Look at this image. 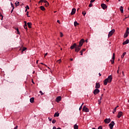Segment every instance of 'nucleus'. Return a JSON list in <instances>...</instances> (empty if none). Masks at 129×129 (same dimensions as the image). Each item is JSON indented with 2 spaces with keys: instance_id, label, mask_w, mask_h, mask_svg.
Instances as JSON below:
<instances>
[{
  "instance_id": "nucleus-40",
  "label": "nucleus",
  "mask_w": 129,
  "mask_h": 129,
  "mask_svg": "<svg viewBox=\"0 0 129 129\" xmlns=\"http://www.w3.org/2000/svg\"><path fill=\"white\" fill-rule=\"evenodd\" d=\"M82 15H83V16H85L86 15V13L85 12H82Z\"/></svg>"
},
{
  "instance_id": "nucleus-18",
  "label": "nucleus",
  "mask_w": 129,
  "mask_h": 129,
  "mask_svg": "<svg viewBox=\"0 0 129 129\" xmlns=\"http://www.w3.org/2000/svg\"><path fill=\"white\" fill-rule=\"evenodd\" d=\"M35 101V98L34 97H32L30 99V102L31 103H34Z\"/></svg>"
},
{
  "instance_id": "nucleus-31",
  "label": "nucleus",
  "mask_w": 129,
  "mask_h": 129,
  "mask_svg": "<svg viewBox=\"0 0 129 129\" xmlns=\"http://www.w3.org/2000/svg\"><path fill=\"white\" fill-rule=\"evenodd\" d=\"M16 30H17V34L20 35V31H19V28H16Z\"/></svg>"
},
{
  "instance_id": "nucleus-17",
  "label": "nucleus",
  "mask_w": 129,
  "mask_h": 129,
  "mask_svg": "<svg viewBox=\"0 0 129 129\" xmlns=\"http://www.w3.org/2000/svg\"><path fill=\"white\" fill-rule=\"evenodd\" d=\"M75 13H76V9L75 8H73L71 12V15H73L75 14Z\"/></svg>"
},
{
  "instance_id": "nucleus-24",
  "label": "nucleus",
  "mask_w": 129,
  "mask_h": 129,
  "mask_svg": "<svg viewBox=\"0 0 129 129\" xmlns=\"http://www.w3.org/2000/svg\"><path fill=\"white\" fill-rule=\"evenodd\" d=\"M58 116H59V113L55 112L54 115V117H58Z\"/></svg>"
},
{
  "instance_id": "nucleus-29",
  "label": "nucleus",
  "mask_w": 129,
  "mask_h": 129,
  "mask_svg": "<svg viewBox=\"0 0 129 129\" xmlns=\"http://www.w3.org/2000/svg\"><path fill=\"white\" fill-rule=\"evenodd\" d=\"M125 54H126V52H123L122 55L121 56V58H123V57H124V56L125 55Z\"/></svg>"
},
{
  "instance_id": "nucleus-8",
  "label": "nucleus",
  "mask_w": 129,
  "mask_h": 129,
  "mask_svg": "<svg viewBox=\"0 0 129 129\" xmlns=\"http://www.w3.org/2000/svg\"><path fill=\"white\" fill-rule=\"evenodd\" d=\"M83 43H84V39H82L79 42V45L78 46H80V47H82L83 45Z\"/></svg>"
},
{
  "instance_id": "nucleus-52",
  "label": "nucleus",
  "mask_w": 129,
  "mask_h": 129,
  "mask_svg": "<svg viewBox=\"0 0 129 129\" xmlns=\"http://www.w3.org/2000/svg\"><path fill=\"white\" fill-rule=\"evenodd\" d=\"M52 129H57V128H56V126H54L53 127V128H52Z\"/></svg>"
},
{
  "instance_id": "nucleus-54",
  "label": "nucleus",
  "mask_w": 129,
  "mask_h": 129,
  "mask_svg": "<svg viewBox=\"0 0 129 129\" xmlns=\"http://www.w3.org/2000/svg\"><path fill=\"white\" fill-rule=\"evenodd\" d=\"M57 23H58V24H60V21L59 20H57Z\"/></svg>"
},
{
  "instance_id": "nucleus-13",
  "label": "nucleus",
  "mask_w": 129,
  "mask_h": 129,
  "mask_svg": "<svg viewBox=\"0 0 129 129\" xmlns=\"http://www.w3.org/2000/svg\"><path fill=\"white\" fill-rule=\"evenodd\" d=\"M104 122H105L106 123H109V122H110V121H111V120L110 119V118H106L104 120Z\"/></svg>"
},
{
  "instance_id": "nucleus-10",
  "label": "nucleus",
  "mask_w": 129,
  "mask_h": 129,
  "mask_svg": "<svg viewBox=\"0 0 129 129\" xmlns=\"http://www.w3.org/2000/svg\"><path fill=\"white\" fill-rule=\"evenodd\" d=\"M99 92H100V91L98 89H96L94 90L93 93L94 95H96V94H98Z\"/></svg>"
},
{
  "instance_id": "nucleus-11",
  "label": "nucleus",
  "mask_w": 129,
  "mask_h": 129,
  "mask_svg": "<svg viewBox=\"0 0 129 129\" xmlns=\"http://www.w3.org/2000/svg\"><path fill=\"white\" fill-rule=\"evenodd\" d=\"M61 98L62 97L61 96H58L56 97L55 101L57 103L60 102V101H61Z\"/></svg>"
},
{
  "instance_id": "nucleus-57",
  "label": "nucleus",
  "mask_w": 129,
  "mask_h": 129,
  "mask_svg": "<svg viewBox=\"0 0 129 129\" xmlns=\"http://www.w3.org/2000/svg\"><path fill=\"white\" fill-rule=\"evenodd\" d=\"M27 11H28V9H26L25 12H27Z\"/></svg>"
},
{
  "instance_id": "nucleus-21",
  "label": "nucleus",
  "mask_w": 129,
  "mask_h": 129,
  "mask_svg": "<svg viewBox=\"0 0 129 129\" xmlns=\"http://www.w3.org/2000/svg\"><path fill=\"white\" fill-rule=\"evenodd\" d=\"M27 26L29 29H31L32 28V23L31 22H28L27 23Z\"/></svg>"
},
{
  "instance_id": "nucleus-26",
  "label": "nucleus",
  "mask_w": 129,
  "mask_h": 129,
  "mask_svg": "<svg viewBox=\"0 0 129 129\" xmlns=\"http://www.w3.org/2000/svg\"><path fill=\"white\" fill-rule=\"evenodd\" d=\"M15 6L16 7H18V6H20V2L17 1L16 3H15Z\"/></svg>"
},
{
  "instance_id": "nucleus-32",
  "label": "nucleus",
  "mask_w": 129,
  "mask_h": 129,
  "mask_svg": "<svg viewBox=\"0 0 129 129\" xmlns=\"http://www.w3.org/2000/svg\"><path fill=\"white\" fill-rule=\"evenodd\" d=\"M116 111V108H114L112 113H115Z\"/></svg>"
},
{
  "instance_id": "nucleus-15",
  "label": "nucleus",
  "mask_w": 129,
  "mask_h": 129,
  "mask_svg": "<svg viewBox=\"0 0 129 129\" xmlns=\"http://www.w3.org/2000/svg\"><path fill=\"white\" fill-rule=\"evenodd\" d=\"M95 88L96 89H98V88H100V84H99V83H96Z\"/></svg>"
},
{
  "instance_id": "nucleus-60",
  "label": "nucleus",
  "mask_w": 129,
  "mask_h": 129,
  "mask_svg": "<svg viewBox=\"0 0 129 129\" xmlns=\"http://www.w3.org/2000/svg\"><path fill=\"white\" fill-rule=\"evenodd\" d=\"M38 61H39V60H38L36 61V64H38Z\"/></svg>"
},
{
  "instance_id": "nucleus-2",
  "label": "nucleus",
  "mask_w": 129,
  "mask_h": 129,
  "mask_svg": "<svg viewBox=\"0 0 129 129\" xmlns=\"http://www.w3.org/2000/svg\"><path fill=\"white\" fill-rule=\"evenodd\" d=\"M115 32V30L114 29H112V30H111L108 33V38H110V37H111V36H112V35L114 34Z\"/></svg>"
},
{
  "instance_id": "nucleus-5",
  "label": "nucleus",
  "mask_w": 129,
  "mask_h": 129,
  "mask_svg": "<svg viewBox=\"0 0 129 129\" xmlns=\"http://www.w3.org/2000/svg\"><path fill=\"white\" fill-rule=\"evenodd\" d=\"M114 59H115V54L113 53L112 59L110 60L111 64H114Z\"/></svg>"
},
{
  "instance_id": "nucleus-20",
  "label": "nucleus",
  "mask_w": 129,
  "mask_h": 129,
  "mask_svg": "<svg viewBox=\"0 0 129 129\" xmlns=\"http://www.w3.org/2000/svg\"><path fill=\"white\" fill-rule=\"evenodd\" d=\"M86 51V49L84 48L82 50L80 51V53H81V56L83 55V52H85Z\"/></svg>"
},
{
  "instance_id": "nucleus-12",
  "label": "nucleus",
  "mask_w": 129,
  "mask_h": 129,
  "mask_svg": "<svg viewBox=\"0 0 129 129\" xmlns=\"http://www.w3.org/2000/svg\"><path fill=\"white\" fill-rule=\"evenodd\" d=\"M122 114H123L122 112L119 111L118 112V114H117V118H120V117H121V116H122Z\"/></svg>"
},
{
  "instance_id": "nucleus-44",
  "label": "nucleus",
  "mask_w": 129,
  "mask_h": 129,
  "mask_svg": "<svg viewBox=\"0 0 129 129\" xmlns=\"http://www.w3.org/2000/svg\"><path fill=\"white\" fill-rule=\"evenodd\" d=\"M98 129H102V126H99Z\"/></svg>"
},
{
  "instance_id": "nucleus-4",
  "label": "nucleus",
  "mask_w": 129,
  "mask_h": 129,
  "mask_svg": "<svg viewBox=\"0 0 129 129\" xmlns=\"http://www.w3.org/2000/svg\"><path fill=\"white\" fill-rule=\"evenodd\" d=\"M81 50V46H80L79 45H77L76 48L75 49V52H77V53H78Z\"/></svg>"
},
{
  "instance_id": "nucleus-62",
  "label": "nucleus",
  "mask_w": 129,
  "mask_h": 129,
  "mask_svg": "<svg viewBox=\"0 0 129 129\" xmlns=\"http://www.w3.org/2000/svg\"><path fill=\"white\" fill-rule=\"evenodd\" d=\"M85 42H86V43H87V42H88L87 39L85 40Z\"/></svg>"
},
{
  "instance_id": "nucleus-42",
  "label": "nucleus",
  "mask_w": 129,
  "mask_h": 129,
  "mask_svg": "<svg viewBox=\"0 0 129 129\" xmlns=\"http://www.w3.org/2000/svg\"><path fill=\"white\" fill-rule=\"evenodd\" d=\"M52 122L53 123H55L56 122V120L53 119V120H52Z\"/></svg>"
},
{
  "instance_id": "nucleus-53",
  "label": "nucleus",
  "mask_w": 129,
  "mask_h": 129,
  "mask_svg": "<svg viewBox=\"0 0 129 129\" xmlns=\"http://www.w3.org/2000/svg\"><path fill=\"white\" fill-rule=\"evenodd\" d=\"M47 55H48V53H46L44 55L45 57H46V56H47Z\"/></svg>"
},
{
  "instance_id": "nucleus-43",
  "label": "nucleus",
  "mask_w": 129,
  "mask_h": 129,
  "mask_svg": "<svg viewBox=\"0 0 129 129\" xmlns=\"http://www.w3.org/2000/svg\"><path fill=\"white\" fill-rule=\"evenodd\" d=\"M94 2H95V0H91L90 1L91 3H94Z\"/></svg>"
},
{
  "instance_id": "nucleus-30",
  "label": "nucleus",
  "mask_w": 129,
  "mask_h": 129,
  "mask_svg": "<svg viewBox=\"0 0 129 129\" xmlns=\"http://www.w3.org/2000/svg\"><path fill=\"white\" fill-rule=\"evenodd\" d=\"M43 3H44V4H47V6H49V3H48V1L44 0Z\"/></svg>"
},
{
  "instance_id": "nucleus-28",
  "label": "nucleus",
  "mask_w": 129,
  "mask_h": 129,
  "mask_svg": "<svg viewBox=\"0 0 129 129\" xmlns=\"http://www.w3.org/2000/svg\"><path fill=\"white\" fill-rule=\"evenodd\" d=\"M101 99H102V97H101L99 100H98V104H101Z\"/></svg>"
},
{
  "instance_id": "nucleus-59",
  "label": "nucleus",
  "mask_w": 129,
  "mask_h": 129,
  "mask_svg": "<svg viewBox=\"0 0 129 129\" xmlns=\"http://www.w3.org/2000/svg\"><path fill=\"white\" fill-rule=\"evenodd\" d=\"M70 60L71 61H73V58H71Z\"/></svg>"
},
{
  "instance_id": "nucleus-48",
  "label": "nucleus",
  "mask_w": 129,
  "mask_h": 129,
  "mask_svg": "<svg viewBox=\"0 0 129 129\" xmlns=\"http://www.w3.org/2000/svg\"><path fill=\"white\" fill-rule=\"evenodd\" d=\"M40 64H41L42 65H44L45 66H47V65L44 64L43 62H41Z\"/></svg>"
},
{
  "instance_id": "nucleus-19",
  "label": "nucleus",
  "mask_w": 129,
  "mask_h": 129,
  "mask_svg": "<svg viewBox=\"0 0 129 129\" xmlns=\"http://www.w3.org/2000/svg\"><path fill=\"white\" fill-rule=\"evenodd\" d=\"M128 43H129V40L126 39L125 41H124L122 43V45H126V44H128Z\"/></svg>"
},
{
  "instance_id": "nucleus-55",
  "label": "nucleus",
  "mask_w": 129,
  "mask_h": 129,
  "mask_svg": "<svg viewBox=\"0 0 129 129\" xmlns=\"http://www.w3.org/2000/svg\"><path fill=\"white\" fill-rule=\"evenodd\" d=\"M102 96H103V94H102V95H101V96L100 97V98H101V97L102 98Z\"/></svg>"
},
{
  "instance_id": "nucleus-50",
  "label": "nucleus",
  "mask_w": 129,
  "mask_h": 129,
  "mask_svg": "<svg viewBox=\"0 0 129 129\" xmlns=\"http://www.w3.org/2000/svg\"><path fill=\"white\" fill-rule=\"evenodd\" d=\"M14 129H18V125H16Z\"/></svg>"
},
{
  "instance_id": "nucleus-3",
  "label": "nucleus",
  "mask_w": 129,
  "mask_h": 129,
  "mask_svg": "<svg viewBox=\"0 0 129 129\" xmlns=\"http://www.w3.org/2000/svg\"><path fill=\"white\" fill-rule=\"evenodd\" d=\"M128 34H129V28L128 27H127L126 32L124 34V38H127L128 36Z\"/></svg>"
},
{
  "instance_id": "nucleus-33",
  "label": "nucleus",
  "mask_w": 129,
  "mask_h": 129,
  "mask_svg": "<svg viewBox=\"0 0 129 129\" xmlns=\"http://www.w3.org/2000/svg\"><path fill=\"white\" fill-rule=\"evenodd\" d=\"M0 17H2V21H3V19H4V16H3V15H2V13H0Z\"/></svg>"
},
{
  "instance_id": "nucleus-37",
  "label": "nucleus",
  "mask_w": 129,
  "mask_h": 129,
  "mask_svg": "<svg viewBox=\"0 0 129 129\" xmlns=\"http://www.w3.org/2000/svg\"><path fill=\"white\" fill-rule=\"evenodd\" d=\"M92 6H93V5H92V4H91V3H90V4L89 5V8H91V7H92Z\"/></svg>"
},
{
  "instance_id": "nucleus-1",
  "label": "nucleus",
  "mask_w": 129,
  "mask_h": 129,
  "mask_svg": "<svg viewBox=\"0 0 129 129\" xmlns=\"http://www.w3.org/2000/svg\"><path fill=\"white\" fill-rule=\"evenodd\" d=\"M112 81V76L110 75L108 78L104 80V85H107V83H110Z\"/></svg>"
},
{
  "instance_id": "nucleus-47",
  "label": "nucleus",
  "mask_w": 129,
  "mask_h": 129,
  "mask_svg": "<svg viewBox=\"0 0 129 129\" xmlns=\"http://www.w3.org/2000/svg\"><path fill=\"white\" fill-rule=\"evenodd\" d=\"M119 67H118V70H117V73L118 74V73H119Z\"/></svg>"
},
{
  "instance_id": "nucleus-51",
  "label": "nucleus",
  "mask_w": 129,
  "mask_h": 129,
  "mask_svg": "<svg viewBox=\"0 0 129 129\" xmlns=\"http://www.w3.org/2000/svg\"><path fill=\"white\" fill-rule=\"evenodd\" d=\"M11 5L12 7L13 8H14V5H13V3L12 2L11 3Z\"/></svg>"
},
{
  "instance_id": "nucleus-23",
  "label": "nucleus",
  "mask_w": 129,
  "mask_h": 129,
  "mask_svg": "<svg viewBox=\"0 0 129 129\" xmlns=\"http://www.w3.org/2000/svg\"><path fill=\"white\" fill-rule=\"evenodd\" d=\"M40 9L41 10V11H46V9L45 7H44V6H40Z\"/></svg>"
},
{
  "instance_id": "nucleus-39",
  "label": "nucleus",
  "mask_w": 129,
  "mask_h": 129,
  "mask_svg": "<svg viewBox=\"0 0 129 129\" xmlns=\"http://www.w3.org/2000/svg\"><path fill=\"white\" fill-rule=\"evenodd\" d=\"M39 93H40L41 95H43L44 94V93H43V92H42V91H40Z\"/></svg>"
},
{
  "instance_id": "nucleus-35",
  "label": "nucleus",
  "mask_w": 129,
  "mask_h": 129,
  "mask_svg": "<svg viewBox=\"0 0 129 129\" xmlns=\"http://www.w3.org/2000/svg\"><path fill=\"white\" fill-rule=\"evenodd\" d=\"M57 63H58L59 64L61 63V59H59L57 60Z\"/></svg>"
},
{
  "instance_id": "nucleus-14",
  "label": "nucleus",
  "mask_w": 129,
  "mask_h": 129,
  "mask_svg": "<svg viewBox=\"0 0 129 129\" xmlns=\"http://www.w3.org/2000/svg\"><path fill=\"white\" fill-rule=\"evenodd\" d=\"M101 7L102 8L103 10H105V9L107 8V6L104 4H102Z\"/></svg>"
},
{
  "instance_id": "nucleus-46",
  "label": "nucleus",
  "mask_w": 129,
  "mask_h": 129,
  "mask_svg": "<svg viewBox=\"0 0 129 129\" xmlns=\"http://www.w3.org/2000/svg\"><path fill=\"white\" fill-rule=\"evenodd\" d=\"M14 9H15V7L13 8V9L12 10V11L11 12V13H13V12L14 11Z\"/></svg>"
},
{
  "instance_id": "nucleus-58",
  "label": "nucleus",
  "mask_w": 129,
  "mask_h": 129,
  "mask_svg": "<svg viewBox=\"0 0 129 129\" xmlns=\"http://www.w3.org/2000/svg\"><path fill=\"white\" fill-rule=\"evenodd\" d=\"M41 3H43L42 2H41V0H40V1L39 2V4Z\"/></svg>"
},
{
  "instance_id": "nucleus-6",
  "label": "nucleus",
  "mask_w": 129,
  "mask_h": 129,
  "mask_svg": "<svg viewBox=\"0 0 129 129\" xmlns=\"http://www.w3.org/2000/svg\"><path fill=\"white\" fill-rule=\"evenodd\" d=\"M83 111L85 112H89V109L86 107V106H84L83 107Z\"/></svg>"
},
{
  "instance_id": "nucleus-16",
  "label": "nucleus",
  "mask_w": 129,
  "mask_h": 129,
  "mask_svg": "<svg viewBox=\"0 0 129 129\" xmlns=\"http://www.w3.org/2000/svg\"><path fill=\"white\" fill-rule=\"evenodd\" d=\"M24 28L25 29V30H28V26L27 25V21H24Z\"/></svg>"
},
{
  "instance_id": "nucleus-63",
  "label": "nucleus",
  "mask_w": 129,
  "mask_h": 129,
  "mask_svg": "<svg viewBox=\"0 0 129 129\" xmlns=\"http://www.w3.org/2000/svg\"><path fill=\"white\" fill-rule=\"evenodd\" d=\"M57 129H61V128L59 127V128H57Z\"/></svg>"
},
{
  "instance_id": "nucleus-61",
  "label": "nucleus",
  "mask_w": 129,
  "mask_h": 129,
  "mask_svg": "<svg viewBox=\"0 0 129 129\" xmlns=\"http://www.w3.org/2000/svg\"><path fill=\"white\" fill-rule=\"evenodd\" d=\"M83 104H84V103H83L81 105L82 106H83Z\"/></svg>"
},
{
  "instance_id": "nucleus-41",
  "label": "nucleus",
  "mask_w": 129,
  "mask_h": 129,
  "mask_svg": "<svg viewBox=\"0 0 129 129\" xmlns=\"http://www.w3.org/2000/svg\"><path fill=\"white\" fill-rule=\"evenodd\" d=\"M60 37H63V33H62V32L60 33Z\"/></svg>"
},
{
  "instance_id": "nucleus-56",
  "label": "nucleus",
  "mask_w": 129,
  "mask_h": 129,
  "mask_svg": "<svg viewBox=\"0 0 129 129\" xmlns=\"http://www.w3.org/2000/svg\"><path fill=\"white\" fill-rule=\"evenodd\" d=\"M99 76H101V74H100V73H99Z\"/></svg>"
},
{
  "instance_id": "nucleus-22",
  "label": "nucleus",
  "mask_w": 129,
  "mask_h": 129,
  "mask_svg": "<svg viewBox=\"0 0 129 129\" xmlns=\"http://www.w3.org/2000/svg\"><path fill=\"white\" fill-rule=\"evenodd\" d=\"M120 11L121 14H123V7L122 6L120 7Z\"/></svg>"
},
{
  "instance_id": "nucleus-36",
  "label": "nucleus",
  "mask_w": 129,
  "mask_h": 129,
  "mask_svg": "<svg viewBox=\"0 0 129 129\" xmlns=\"http://www.w3.org/2000/svg\"><path fill=\"white\" fill-rule=\"evenodd\" d=\"M26 9H27V10H30V7H29V6H26V7H25Z\"/></svg>"
},
{
  "instance_id": "nucleus-25",
  "label": "nucleus",
  "mask_w": 129,
  "mask_h": 129,
  "mask_svg": "<svg viewBox=\"0 0 129 129\" xmlns=\"http://www.w3.org/2000/svg\"><path fill=\"white\" fill-rule=\"evenodd\" d=\"M79 25V23H77V21H75L74 22V26L75 27H77Z\"/></svg>"
},
{
  "instance_id": "nucleus-7",
  "label": "nucleus",
  "mask_w": 129,
  "mask_h": 129,
  "mask_svg": "<svg viewBox=\"0 0 129 129\" xmlns=\"http://www.w3.org/2000/svg\"><path fill=\"white\" fill-rule=\"evenodd\" d=\"M114 121H112L111 122V123L109 124V128L110 129L113 128V126L114 125Z\"/></svg>"
},
{
  "instance_id": "nucleus-9",
  "label": "nucleus",
  "mask_w": 129,
  "mask_h": 129,
  "mask_svg": "<svg viewBox=\"0 0 129 129\" xmlns=\"http://www.w3.org/2000/svg\"><path fill=\"white\" fill-rule=\"evenodd\" d=\"M78 46V45L76 43H74L73 45L71 46L70 49L71 50H73V49H76V47Z\"/></svg>"
},
{
  "instance_id": "nucleus-64",
  "label": "nucleus",
  "mask_w": 129,
  "mask_h": 129,
  "mask_svg": "<svg viewBox=\"0 0 129 129\" xmlns=\"http://www.w3.org/2000/svg\"><path fill=\"white\" fill-rule=\"evenodd\" d=\"M92 129H95V128H92Z\"/></svg>"
},
{
  "instance_id": "nucleus-45",
  "label": "nucleus",
  "mask_w": 129,
  "mask_h": 129,
  "mask_svg": "<svg viewBox=\"0 0 129 129\" xmlns=\"http://www.w3.org/2000/svg\"><path fill=\"white\" fill-rule=\"evenodd\" d=\"M82 109V106H81L79 108V110H81Z\"/></svg>"
},
{
  "instance_id": "nucleus-34",
  "label": "nucleus",
  "mask_w": 129,
  "mask_h": 129,
  "mask_svg": "<svg viewBox=\"0 0 129 129\" xmlns=\"http://www.w3.org/2000/svg\"><path fill=\"white\" fill-rule=\"evenodd\" d=\"M26 50H27V47H23V49H22L23 51H26Z\"/></svg>"
},
{
  "instance_id": "nucleus-27",
  "label": "nucleus",
  "mask_w": 129,
  "mask_h": 129,
  "mask_svg": "<svg viewBox=\"0 0 129 129\" xmlns=\"http://www.w3.org/2000/svg\"><path fill=\"white\" fill-rule=\"evenodd\" d=\"M74 129H78V125H77V124H75L74 126Z\"/></svg>"
},
{
  "instance_id": "nucleus-38",
  "label": "nucleus",
  "mask_w": 129,
  "mask_h": 129,
  "mask_svg": "<svg viewBox=\"0 0 129 129\" xmlns=\"http://www.w3.org/2000/svg\"><path fill=\"white\" fill-rule=\"evenodd\" d=\"M26 15H27L28 18H30V16H29V12H27L26 13Z\"/></svg>"
},
{
  "instance_id": "nucleus-49",
  "label": "nucleus",
  "mask_w": 129,
  "mask_h": 129,
  "mask_svg": "<svg viewBox=\"0 0 129 129\" xmlns=\"http://www.w3.org/2000/svg\"><path fill=\"white\" fill-rule=\"evenodd\" d=\"M48 119L49 120V121H52V118H50V117H48Z\"/></svg>"
}]
</instances>
